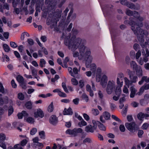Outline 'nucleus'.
I'll return each instance as SVG.
<instances>
[{
  "mask_svg": "<svg viewBox=\"0 0 149 149\" xmlns=\"http://www.w3.org/2000/svg\"><path fill=\"white\" fill-rule=\"evenodd\" d=\"M79 53L77 52L73 53V57H78L80 60L86 58V67H88L93 60V57L91 55L90 49L84 45L81 44L79 47Z\"/></svg>",
  "mask_w": 149,
  "mask_h": 149,
  "instance_id": "1",
  "label": "nucleus"
},
{
  "mask_svg": "<svg viewBox=\"0 0 149 149\" xmlns=\"http://www.w3.org/2000/svg\"><path fill=\"white\" fill-rule=\"evenodd\" d=\"M73 35L70 39L71 34L69 33V35L66 36L65 39L64 43L67 46H68L69 49L73 51H74L79 47L81 42V39L80 38H76L75 35L78 33V31L76 29H73L72 31Z\"/></svg>",
  "mask_w": 149,
  "mask_h": 149,
  "instance_id": "2",
  "label": "nucleus"
},
{
  "mask_svg": "<svg viewBox=\"0 0 149 149\" xmlns=\"http://www.w3.org/2000/svg\"><path fill=\"white\" fill-rule=\"evenodd\" d=\"M132 30L133 31L134 33L136 35L137 39L140 42V45L143 48H146L148 45V42H144V35L145 34L144 31L142 29H139V32L138 33L136 31L135 28L133 26H132Z\"/></svg>",
  "mask_w": 149,
  "mask_h": 149,
  "instance_id": "3",
  "label": "nucleus"
},
{
  "mask_svg": "<svg viewBox=\"0 0 149 149\" xmlns=\"http://www.w3.org/2000/svg\"><path fill=\"white\" fill-rule=\"evenodd\" d=\"M134 19L133 18H129L130 20L131 21L129 22L128 24L131 26V29H132V26H134L136 29V31L138 33L139 32V29H141L140 28L137 27H136V26H138V27H141L143 26V24L142 22H140L138 23H136L135 22L132 21Z\"/></svg>",
  "mask_w": 149,
  "mask_h": 149,
  "instance_id": "4",
  "label": "nucleus"
},
{
  "mask_svg": "<svg viewBox=\"0 0 149 149\" xmlns=\"http://www.w3.org/2000/svg\"><path fill=\"white\" fill-rule=\"evenodd\" d=\"M83 130L81 128H74L72 130L68 129L65 132L66 134L72 135L74 136H76L78 133H81Z\"/></svg>",
  "mask_w": 149,
  "mask_h": 149,
  "instance_id": "5",
  "label": "nucleus"
},
{
  "mask_svg": "<svg viewBox=\"0 0 149 149\" xmlns=\"http://www.w3.org/2000/svg\"><path fill=\"white\" fill-rule=\"evenodd\" d=\"M115 82L113 80L108 81L107 87V92L108 94H111L115 88Z\"/></svg>",
  "mask_w": 149,
  "mask_h": 149,
  "instance_id": "6",
  "label": "nucleus"
},
{
  "mask_svg": "<svg viewBox=\"0 0 149 149\" xmlns=\"http://www.w3.org/2000/svg\"><path fill=\"white\" fill-rule=\"evenodd\" d=\"M125 125L126 128L131 132H134L135 130L138 129L137 126L134 122H132L130 123H126Z\"/></svg>",
  "mask_w": 149,
  "mask_h": 149,
  "instance_id": "7",
  "label": "nucleus"
},
{
  "mask_svg": "<svg viewBox=\"0 0 149 149\" xmlns=\"http://www.w3.org/2000/svg\"><path fill=\"white\" fill-rule=\"evenodd\" d=\"M58 118L55 115H52L49 118V122L51 125L56 126L58 122Z\"/></svg>",
  "mask_w": 149,
  "mask_h": 149,
  "instance_id": "8",
  "label": "nucleus"
},
{
  "mask_svg": "<svg viewBox=\"0 0 149 149\" xmlns=\"http://www.w3.org/2000/svg\"><path fill=\"white\" fill-rule=\"evenodd\" d=\"M129 78L130 80L131 83H135L137 81L138 77L136 75H134L133 72L132 71L130 72L129 73Z\"/></svg>",
  "mask_w": 149,
  "mask_h": 149,
  "instance_id": "9",
  "label": "nucleus"
},
{
  "mask_svg": "<svg viewBox=\"0 0 149 149\" xmlns=\"http://www.w3.org/2000/svg\"><path fill=\"white\" fill-rule=\"evenodd\" d=\"M148 89H149V83H145L140 88L139 92L137 93V94L140 95L143 93L144 90H148Z\"/></svg>",
  "mask_w": 149,
  "mask_h": 149,
  "instance_id": "10",
  "label": "nucleus"
},
{
  "mask_svg": "<svg viewBox=\"0 0 149 149\" xmlns=\"http://www.w3.org/2000/svg\"><path fill=\"white\" fill-rule=\"evenodd\" d=\"M44 116V114L43 111L40 109H37L36 112L34 113V116L36 118H37L38 117L42 118Z\"/></svg>",
  "mask_w": 149,
  "mask_h": 149,
  "instance_id": "11",
  "label": "nucleus"
},
{
  "mask_svg": "<svg viewBox=\"0 0 149 149\" xmlns=\"http://www.w3.org/2000/svg\"><path fill=\"white\" fill-rule=\"evenodd\" d=\"M146 52L144 50H143L142 52V55L145 56L143 58V61L145 62H146L148 61V57L149 56V51L147 49H146Z\"/></svg>",
  "mask_w": 149,
  "mask_h": 149,
  "instance_id": "12",
  "label": "nucleus"
},
{
  "mask_svg": "<svg viewBox=\"0 0 149 149\" xmlns=\"http://www.w3.org/2000/svg\"><path fill=\"white\" fill-rule=\"evenodd\" d=\"M107 80V76L105 74H104L102 77L101 81V84L103 87H105Z\"/></svg>",
  "mask_w": 149,
  "mask_h": 149,
  "instance_id": "13",
  "label": "nucleus"
},
{
  "mask_svg": "<svg viewBox=\"0 0 149 149\" xmlns=\"http://www.w3.org/2000/svg\"><path fill=\"white\" fill-rule=\"evenodd\" d=\"M135 70L136 76L140 77L143 76V72L141 66H139Z\"/></svg>",
  "mask_w": 149,
  "mask_h": 149,
  "instance_id": "14",
  "label": "nucleus"
},
{
  "mask_svg": "<svg viewBox=\"0 0 149 149\" xmlns=\"http://www.w3.org/2000/svg\"><path fill=\"white\" fill-rule=\"evenodd\" d=\"M62 10L59 9H57L54 13V16L55 17V19L56 21L59 20V19L61 16Z\"/></svg>",
  "mask_w": 149,
  "mask_h": 149,
  "instance_id": "15",
  "label": "nucleus"
},
{
  "mask_svg": "<svg viewBox=\"0 0 149 149\" xmlns=\"http://www.w3.org/2000/svg\"><path fill=\"white\" fill-rule=\"evenodd\" d=\"M138 119L140 120H143L144 118L149 117V115L147 114L144 113L142 112L139 113L137 116Z\"/></svg>",
  "mask_w": 149,
  "mask_h": 149,
  "instance_id": "16",
  "label": "nucleus"
},
{
  "mask_svg": "<svg viewBox=\"0 0 149 149\" xmlns=\"http://www.w3.org/2000/svg\"><path fill=\"white\" fill-rule=\"evenodd\" d=\"M145 81L146 83L149 82V77H148L147 76H144L142 77L141 81L139 82L138 84L139 85L142 84L143 82Z\"/></svg>",
  "mask_w": 149,
  "mask_h": 149,
  "instance_id": "17",
  "label": "nucleus"
},
{
  "mask_svg": "<svg viewBox=\"0 0 149 149\" xmlns=\"http://www.w3.org/2000/svg\"><path fill=\"white\" fill-rule=\"evenodd\" d=\"M72 113L73 112L72 109L70 107H69L68 109H66L65 108L63 113L64 115H72Z\"/></svg>",
  "mask_w": 149,
  "mask_h": 149,
  "instance_id": "18",
  "label": "nucleus"
},
{
  "mask_svg": "<svg viewBox=\"0 0 149 149\" xmlns=\"http://www.w3.org/2000/svg\"><path fill=\"white\" fill-rule=\"evenodd\" d=\"M130 90L131 91L130 97L133 98L134 97L136 93L137 92V90L133 86H132L130 87Z\"/></svg>",
  "mask_w": 149,
  "mask_h": 149,
  "instance_id": "19",
  "label": "nucleus"
},
{
  "mask_svg": "<svg viewBox=\"0 0 149 149\" xmlns=\"http://www.w3.org/2000/svg\"><path fill=\"white\" fill-rule=\"evenodd\" d=\"M0 92L5 94L8 93V91L6 89H5L2 83H0Z\"/></svg>",
  "mask_w": 149,
  "mask_h": 149,
  "instance_id": "20",
  "label": "nucleus"
},
{
  "mask_svg": "<svg viewBox=\"0 0 149 149\" xmlns=\"http://www.w3.org/2000/svg\"><path fill=\"white\" fill-rule=\"evenodd\" d=\"M85 131L87 132H90L93 133L94 132L93 127L91 125H88L85 127Z\"/></svg>",
  "mask_w": 149,
  "mask_h": 149,
  "instance_id": "21",
  "label": "nucleus"
},
{
  "mask_svg": "<svg viewBox=\"0 0 149 149\" xmlns=\"http://www.w3.org/2000/svg\"><path fill=\"white\" fill-rule=\"evenodd\" d=\"M96 124L98 125L99 128L100 130L103 131H105L106 130L105 127L103 124H102L99 121H97Z\"/></svg>",
  "mask_w": 149,
  "mask_h": 149,
  "instance_id": "22",
  "label": "nucleus"
},
{
  "mask_svg": "<svg viewBox=\"0 0 149 149\" xmlns=\"http://www.w3.org/2000/svg\"><path fill=\"white\" fill-rule=\"evenodd\" d=\"M30 68L31 70L32 74L33 76H35V78H37V77H36V76L37 74V70L35 68L32 66Z\"/></svg>",
  "mask_w": 149,
  "mask_h": 149,
  "instance_id": "23",
  "label": "nucleus"
},
{
  "mask_svg": "<svg viewBox=\"0 0 149 149\" xmlns=\"http://www.w3.org/2000/svg\"><path fill=\"white\" fill-rule=\"evenodd\" d=\"M25 106L27 109H31L32 108V103L31 101H29L26 102Z\"/></svg>",
  "mask_w": 149,
  "mask_h": 149,
  "instance_id": "24",
  "label": "nucleus"
},
{
  "mask_svg": "<svg viewBox=\"0 0 149 149\" xmlns=\"http://www.w3.org/2000/svg\"><path fill=\"white\" fill-rule=\"evenodd\" d=\"M102 116L104 117L105 120H109L110 117V113L107 111L103 112Z\"/></svg>",
  "mask_w": 149,
  "mask_h": 149,
  "instance_id": "25",
  "label": "nucleus"
},
{
  "mask_svg": "<svg viewBox=\"0 0 149 149\" xmlns=\"http://www.w3.org/2000/svg\"><path fill=\"white\" fill-rule=\"evenodd\" d=\"M125 101V99L124 97H122L120 98L119 100V103H120V105L119 106V108L120 109H122L124 106V104L123 102Z\"/></svg>",
  "mask_w": 149,
  "mask_h": 149,
  "instance_id": "26",
  "label": "nucleus"
},
{
  "mask_svg": "<svg viewBox=\"0 0 149 149\" xmlns=\"http://www.w3.org/2000/svg\"><path fill=\"white\" fill-rule=\"evenodd\" d=\"M91 113L93 115L96 116L99 114L100 112L97 109H92Z\"/></svg>",
  "mask_w": 149,
  "mask_h": 149,
  "instance_id": "27",
  "label": "nucleus"
},
{
  "mask_svg": "<svg viewBox=\"0 0 149 149\" xmlns=\"http://www.w3.org/2000/svg\"><path fill=\"white\" fill-rule=\"evenodd\" d=\"M131 67L133 68L134 70H135L138 66H137L136 63L134 61H132L130 63Z\"/></svg>",
  "mask_w": 149,
  "mask_h": 149,
  "instance_id": "28",
  "label": "nucleus"
},
{
  "mask_svg": "<svg viewBox=\"0 0 149 149\" xmlns=\"http://www.w3.org/2000/svg\"><path fill=\"white\" fill-rule=\"evenodd\" d=\"M3 47L5 52H8L10 51V48L7 44H3Z\"/></svg>",
  "mask_w": 149,
  "mask_h": 149,
  "instance_id": "29",
  "label": "nucleus"
},
{
  "mask_svg": "<svg viewBox=\"0 0 149 149\" xmlns=\"http://www.w3.org/2000/svg\"><path fill=\"white\" fill-rule=\"evenodd\" d=\"M16 79L19 83L24 81V78L21 76L18 75L16 77Z\"/></svg>",
  "mask_w": 149,
  "mask_h": 149,
  "instance_id": "30",
  "label": "nucleus"
},
{
  "mask_svg": "<svg viewBox=\"0 0 149 149\" xmlns=\"http://www.w3.org/2000/svg\"><path fill=\"white\" fill-rule=\"evenodd\" d=\"M96 68V65L94 63H92L90 65V70L93 72H94L95 71Z\"/></svg>",
  "mask_w": 149,
  "mask_h": 149,
  "instance_id": "31",
  "label": "nucleus"
},
{
  "mask_svg": "<svg viewBox=\"0 0 149 149\" xmlns=\"http://www.w3.org/2000/svg\"><path fill=\"white\" fill-rule=\"evenodd\" d=\"M39 134L41 139H45V134L44 131H42L40 132L39 133Z\"/></svg>",
  "mask_w": 149,
  "mask_h": 149,
  "instance_id": "32",
  "label": "nucleus"
},
{
  "mask_svg": "<svg viewBox=\"0 0 149 149\" xmlns=\"http://www.w3.org/2000/svg\"><path fill=\"white\" fill-rule=\"evenodd\" d=\"M127 6V7L132 9H135L136 8L135 5L132 3H128Z\"/></svg>",
  "mask_w": 149,
  "mask_h": 149,
  "instance_id": "33",
  "label": "nucleus"
},
{
  "mask_svg": "<svg viewBox=\"0 0 149 149\" xmlns=\"http://www.w3.org/2000/svg\"><path fill=\"white\" fill-rule=\"evenodd\" d=\"M26 121L29 123H33L34 122V119L32 117H29L27 118L26 119Z\"/></svg>",
  "mask_w": 149,
  "mask_h": 149,
  "instance_id": "34",
  "label": "nucleus"
},
{
  "mask_svg": "<svg viewBox=\"0 0 149 149\" xmlns=\"http://www.w3.org/2000/svg\"><path fill=\"white\" fill-rule=\"evenodd\" d=\"M124 80L125 84L127 86L128 88H129L130 85L132 84L130 80H129L128 78L126 77L124 78Z\"/></svg>",
  "mask_w": 149,
  "mask_h": 149,
  "instance_id": "35",
  "label": "nucleus"
},
{
  "mask_svg": "<svg viewBox=\"0 0 149 149\" xmlns=\"http://www.w3.org/2000/svg\"><path fill=\"white\" fill-rule=\"evenodd\" d=\"M46 64V61L43 59L42 58L40 59V65L42 68L45 66V65Z\"/></svg>",
  "mask_w": 149,
  "mask_h": 149,
  "instance_id": "36",
  "label": "nucleus"
},
{
  "mask_svg": "<svg viewBox=\"0 0 149 149\" xmlns=\"http://www.w3.org/2000/svg\"><path fill=\"white\" fill-rule=\"evenodd\" d=\"M62 86L65 92L66 93H69L68 88L66 87V84L65 83L63 82L62 83Z\"/></svg>",
  "mask_w": 149,
  "mask_h": 149,
  "instance_id": "37",
  "label": "nucleus"
},
{
  "mask_svg": "<svg viewBox=\"0 0 149 149\" xmlns=\"http://www.w3.org/2000/svg\"><path fill=\"white\" fill-rule=\"evenodd\" d=\"M40 6H37L36 8V11L35 14V16L36 17L38 15V13L40 12Z\"/></svg>",
  "mask_w": 149,
  "mask_h": 149,
  "instance_id": "38",
  "label": "nucleus"
},
{
  "mask_svg": "<svg viewBox=\"0 0 149 149\" xmlns=\"http://www.w3.org/2000/svg\"><path fill=\"white\" fill-rule=\"evenodd\" d=\"M6 138V135L3 133L0 134V143L4 141Z\"/></svg>",
  "mask_w": 149,
  "mask_h": 149,
  "instance_id": "39",
  "label": "nucleus"
},
{
  "mask_svg": "<svg viewBox=\"0 0 149 149\" xmlns=\"http://www.w3.org/2000/svg\"><path fill=\"white\" fill-rule=\"evenodd\" d=\"M13 112V107L11 106H10L9 107L8 110V116H10Z\"/></svg>",
  "mask_w": 149,
  "mask_h": 149,
  "instance_id": "40",
  "label": "nucleus"
},
{
  "mask_svg": "<svg viewBox=\"0 0 149 149\" xmlns=\"http://www.w3.org/2000/svg\"><path fill=\"white\" fill-rule=\"evenodd\" d=\"M53 102H52L48 106L47 110L49 112H52L53 110Z\"/></svg>",
  "mask_w": 149,
  "mask_h": 149,
  "instance_id": "41",
  "label": "nucleus"
},
{
  "mask_svg": "<svg viewBox=\"0 0 149 149\" xmlns=\"http://www.w3.org/2000/svg\"><path fill=\"white\" fill-rule=\"evenodd\" d=\"M113 6L112 5H107L104 7V8H102V9L103 10H109L111 8H113Z\"/></svg>",
  "mask_w": 149,
  "mask_h": 149,
  "instance_id": "42",
  "label": "nucleus"
},
{
  "mask_svg": "<svg viewBox=\"0 0 149 149\" xmlns=\"http://www.w3.org/2000/svg\"><path fill=\"white\" fill-rule=\"evenodd\" d=\"M121 91L120 87H117L116 90V94L117 95H120Z\"/></svg>",
  "mask_w": 149,
  "mask_h": 149,
  "instance_id": "43",
  "label": "nucleus"
},
{
  "mask_svg": "<svg viewBox=\"0 0 149 149\" xmlns=\"http://www.w3.org/2000/svg\"><path fill=\"white\" fill-rule=\"evenodd\" d=\"M78 124L79 127H81V126H84L86 125L87 123L83 119H82L81 122L79 123Z\"/></svg>",
  "mask_w": 149,
  "mask_h": 149,
  "instance_id": "44",
  "label": "nucleus"
},
{
  "mask_svg": "<svg viewBox=\"0 0 149 149\" xmlns=\"http://www.w3.org/2000/svg\"><path fill=\"white\" fill-rule=\"evenodd\" d=\"M134 11H132L129 9H127L126 10V14L128 16H132Z\"/></svg>",
  "mask_w": 149,
  "mask_h": 149,
  "instance_id": "45",
  "label": "nucleus"
},
{
  "mask_svg": "<svg viewBox=\"0 0 149 149\" xmlns=\"http://www.w3.org/2000/svg\"><path fill=\"white\" fill-rule=\"evenodd\" d=\"M18 98L21 100H23L24 99V95L22 93H19L18 94Z\"/></svg>",
  "mask_w": 149,
  "mask_h": 149,
  "instance_id": "46",
  "label": "nucleus"
},
{
  "mask_svg": "<svg viewBox=\"0 0 149 149\" xmlns=\"http://www.w3.org/2000/svg\"><path fill=\"white\" fill-rule=\"evenodd\" d=\"M37 132V129L35 128H33L32 129L30 132V134L32 135L35 134Z\"/></svg>",
  "mask_w": 149,
  "mask_h": 149,
  "instance_id": "47",
  "label": "nucleus"
},
{
  "mask_svg": "<svg viewBox=\"0 0 149 149\" xmlns=\"http://www.w3.org/2000/svg\"><path fill=\"white\" fill-rule=\"evenodd\" d=\"M27 42L31 46L33 45L34 43L33 40L31 38L28 39L27 40Z\"/></svg>",
  "mask_w": 149,
  "mask_h": 149,
  "instance_id": "48",
  "label": "nucleus"
},
{
  "mask_svg": "<svg viewBox=\"0 0 149 149\" xmlns=\"http://www.w3.org/2000/svg\"><path fill=\"white\" fill-rule=\"evenodd\" d=\"M22 146L19 144L15 145L13 147V149H23Z\"/></svg>",
  "mask_w": 149,
  "mask_h": 149,
  "instance_id": "49",
  "label": "nucleus"
},
{
  "mask_svg": "<svg viewBox=\"0 0 149 149\" xmlns=\"http://www.w3.org/2000/svg\"><path fill=\"white\" fill-rule=\"evenodd\" d=\"M82 98L86 102H88V98L87 95L85 93H83L82 95Z\"/></svg>",
  "mask_w": 149,
  "mask_h": 149,
  "instance_id": "50",
  "label": "nucleus"
},
{
  "mask_svg": "<svg viewBox=\"0 0 149 149\" xmlns=\"http://www.w3.org/2000/svg\"><path fill=\"white\" fill-rule=\"evenodd\" d=\"M10 46L13 48H15L17 47V45L14 42H10Z\"/></svg>",
  "mask_w": 149,
  "mask_h": 149,
  "instance_id": "51",
  "label": "nucleus"
},
{
  "mask_svg": "<svg viewBox=\"0 0 149 149\" xmlns=\"http://www.w3.org/2000/svg\"><path fill=\"white\" fill-rule=\"evenodd\" d=\"M71 82L72 84L74 85H77L78 84V81L77 79L74 78H72L71 79Z\"/></svg>",
  "mask_w": 149,
  "mask_h": 149,
  "instance_id": "52",
  "label": "nucleus"
},
{
  "mask_svg": "<svg viewBox=\"0 0 149 149\" xmlns=\"http://www.w3.org/2000/svg\"><path fill=\"white\" fill-rule=\"evenodd\" d=\"M73 12V9L71 8L70 10V12L69 13V14L67 18V21H68L69 22H70V21H69L70 18V17L71 16V15H72V14Z\"/></svg>",
  "mask_w": 149,
  "mask_h": 149,
  "instance_id": "53",
  "label": "nucleus"
},
{
  "mask_svg": "<svg viewBox=\"0 0 149 149\" xmlns=\"http://www.w3.org/2000/svg\"><path fill=\"white\" fill-rule=\"evenodd\" d=\"M58 95L61 97H67L66 94L64 93L61 92V90L60 91L59 93H58Z\"/></svg>",
  "mask_w": 149,
  "mask_h": 149,
  "instance_id": "54",
  "label": "nucleus"
},
{
  "mask_svg": "<svg viewBox=\"0 0 149 149\" xmlns=\"http://www.w3.org/2000/svg\"><path fill=\"white\" fill-rule=\"evenodd\" d=\"M27 143V141L25 139H23L20 142V145L22 146L26 145Z\"/></svg>",
  "mask_w": 149,
  "mask_h": 149,
  "instance_id": "55",
  "label": "nucleus"
},
{
  "mask_svg": "<svg viewBox=\"0 0 149 149\" xmlns=\"http://www.w3.org/2000/svg\"><path fill=\"white\" fill-rule=\"evenodd\" d=\"M116 83L120 87H122L123 85V81H121L120 82L119 78L118 77H117V78Z\"/></svg>",
  "mask_w": 149,
  "mask_h": 149,
  "instance_id": "56",
  "label": "nucleus"
},
{
  "mask_svg": "<svg viewBox=\"0 0 149 149\" xmlns=\"http://www.w3.org/2000/svg\"><path fill=\"white\" fill-rule=\"evenodd\" d=\"M20 86L22 88L24 89H25L26 88V83L24 82V81L22 82L19 83Z\"/></svg>",
  "mask_w": 149,
  "mask_h": 149,
  "instance_id": "57",
  "label": "nucleus"
},
{
  "mask_svg": "<svg viewBox=\"0 0 149 149\" xmlns=\"http://www.w3.org/2000/svg\"><path fill=\"white\" fill-rule=\"evenodd\" d=\"M111 118H112L116 121L119 122L120 123L121 122V120L118 117L114 115H112L111 116Z\"/></svg>",
  "mask_w": 149,
  "mask_h": 149,
  "instance_id": "58",
  "label": "nucleus"
},
{
  "mask_svg": "<svg viewBox=\"0 0 149 149\" xmlns=\"http://www.w3.org/2000/svg\"><path fill=\"white\" fill-rule=\"evenodd\" d=\"M139 15H140L137 12L134 11V13L132 16H134V17L137 18L139 17Z\"/></svg>",
  "mask_w": 149,
  "mask_h": 149,
  "instance_id": "59",
  "label": "nucleus"
},
{
  "mask_svg": "<svg viewBox=\"0 0 149 149\" xmlns=\"http://www.w3.org/2000/svg\"><path fill=\"white\" fill-rule=\"evenodd\" d=\"M92 142V140L90 138H87L84 139L83 141V143H91Z\"/></svg>",
  "mask_w": 149,
  "mask_h": 149,
  "instance_id": "60",
  "label": "nucleus"
},
{
  "mask_svg": "<svg viewBox=\"0 0 149 149\" xmlns=\"http://www.w3.org/2000/svg\"><path fill=\"white\" fill-rule=\"evenodd\" d=\"M119 129L121 132H124L125 131V129L124 125H120L119 126Z\"/></svg>",
  "mask_w": 149,
  "mask_h": 149,
  "instance_id": "61",
  "label": "nucleus"
},
{
  "mask_svg": "<svg viewBox=\"0 0 149 149\" xmlns=\"http://www.w3.org/2000/svg\"><path fill=\"white\" fill-rule=\"evenodd\" d=\"M128 105L126 104L125 105V108L123 109L122 111V113L123 114H124L125 115L127 113V109Z\"/></svg>",
  "mask_w": 149,
  "mask_h": 149,
  "instance_id": "62",
  "label": "nucleus"
},
{
  "mask_svg": "<svg viewBox=\"0 0 149 149\" xmlns=\"http://www.w3.org/2000/svg\"><path fill=\"white\" fill-rule=\"evenodd\" d=\"M120 1L122 5L126 6L128 3L127 0H120Z\"/></svg>",
  "mask_w": 149,
  "mask_h": 149,
  "instance_id": "63",
  "label": "nucleus"
},
{
  "mask_svg": "<svg viewBox=\"0 0 149 149\" xmlns=\"http://www.w3.org/2000/svg\"><path fill=\"white\" fill-rule=\"evenodd\" d=\"M149 126V124L147 123H145L142 126V129L143 130H146Z\"/></svg>",
  "mask_w": 149,
  "mask_h": 149,
  "instance_id": "64",
  "label": "nucleus"
}]
</instances>
